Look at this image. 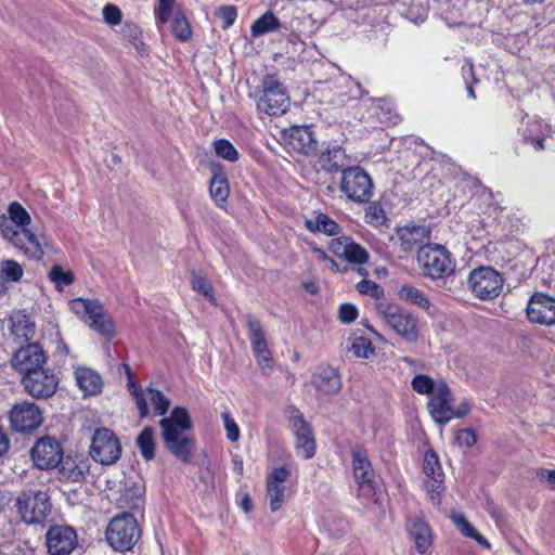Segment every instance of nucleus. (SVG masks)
<instances>
[{"mask_svg": "<svg viewBox=\"0 0 555 555\" xmlns=\"http://www.w3.org/2000/svg\"><path fill=\"white\" fill-rule=\"evenodd\" d=\"M15 507L23 522L39 525L47 519L52 505L47 491L27 489L17 495Z\"/></svg>", "mask_w": 555, "mask_h": 555, "instance_id": "obj_5", "label": "nucleus"}, {"mask_svg": "<svg viewBox=\"0 0 555 555\" xmlns=\"http://www.w3.org/2000/svg\"><path fill=\"white\" fill-rule=\"evenodd\" d=\"M338 317L343 323H351L358 317V309L351 304H343L339 307Z\"/></svg>", "mask_w": 555, "mask_h": 555, "instance_id": "obj_54", "label": "nucleus"}, {"mask_svg": "<svg viewBox=\"0 0 555 555\" xmlns=\"http://www.w3.org/2000/svg\"><path fill=\"white\" fill-rule=\"evenodd\" d=\"M192 288L209 299H214V292L211 284L202 275L192 274Z\"/></svg>", "mask_w": 555, "mask_h": 555, "instance_id": "obj_47", "label": "nucleus"}, {"mask_svg": "<svg viewBox=\"0 0 555 555\" xmlns=\"http://www.w3.org/2000/svg\"><path fill=\"white\" fill-rule=\"evenodd\" d=\"M352 472L357 483L358 498L365 502H378V483L366 452L362 449L351 451Z\"/></svg>", "mask_w": 555, "mask_h": 555, "instance_id": "obj_7", "label": "nucleus"}, {"mask_svg": "<svg viewBox=\"0 0 555 555\" xmlns=\"http://www.w3.org/2000/svg\"><path fill=\"white\" fill-rule=\"evenodd\" d=\"M535 479L550 490H555V469L540 467L534 472Z\"/></svg>", "mask_w": 555, "mask_h": 555, "instance_id": "obj_49", "label": "nucleus"}, {"mask_svg": "<svg viewBox=\"0 0 555 555\" xmlns=\"http://www.w3.org/2000/svg\"><path fill=\"white\" fill-rule=\"evenodd\" d=\"M103 18L112 26L118 25L121 22V12L116 5L106 4L103 8Z\"/></svg>", "mask_w": 555, "mask_h": 555, "instance_id": "obj_52", "label": "nucleus"}, {"mask_svg": "<svg viewBox=\"0 0 555 555\" xmlns=\"http://www.w3.org/2000/svg\"><path fill=\"white\" fill-rule=\"evenodd\" d=\"M34 464L40 469H52L59 466L63 450L60 443L49 437L40 438L30 451Z\"/></svg>", "mask_w": 555, "mask_h": 555, "instance_id": "obj_20", "label": "nucleus"}, {"mask_svg": "<svg viewBox=\"0 0 555 555\" xmlns=\"http://www.w3.org/2000/svg\"><path fill=\"white\" fill-rule=\"evenodd\" d=\"M414 391L420 395H427L428 398L436 391L437 382L425 374L415 375L411 382Z\"/></svg>", "mask_w": 555, "mask_h": 555, "instance_id": "obj_40", "label": "nucleus"}, {"mask_svg": "<svg viewBox=\"0 0 555 555\" xmlns=\"http://www.w3.org/2000/svg\"><path fill=\"white\" fill-rule=\"evenodd\" d=\"M454 398L451 389L443 380L437 382V388L428 398L427 409L433 420L440 426H446L452 420Z\"/></svg>", "mask_w": 555, "mask_h": 555, "instance_id": "obj_18", "label": "nucleus"}, {"mask_svg": "<svg viewBox=\"0 0 555 555\" xmlns=\"http://www.w3.org/2000/svg\"><path fill=\"white\" fill-rule=\"evenodd\" d=\"M59 478L66 482H80L85 479L89 470V464L86 460H78L72 456H62L59 464Z\"/></svg>", "mask_w": 555, "mask_h": 555, "instance_id": "obj_30", "label": "nucleus"}, {"mask_svg": "<svg viewBox=\"0 0 555 555\" xmlns=\"http://www.w3.org/2000/svg\"><path fill=\"white\" fill-rule=\"evenodd\" d=\"M139 539L137 519L132 514L114 517L106 528V540L117 551H129Z\"/></svg>", "mask_w": 555, "mask_h": 555, "instance_id": "obj_9", "label": "nucleus"}, {"mask_svg": "<svg viewBox=\"0 0 555 555\" xmlns=\"http://www.w3.org/2000/svg\"><path fill=\"white\" fill-rule=\"evenodd\" d=\"M218 15L223 22V28H228L235 22L237 12L233 5H222L218 10Z\"/></svg>", "mask_w": 555, "mask_h": 555, "instance_id": "obj_53", "label": "nucleus"}, {"mask_svg": "<svg viewBox=\"0 0 555 555\" xmlns=\"http://www.w3.org/2000/svg\"><path fill=\"white\" fill-rule=\"evenodd\" d=\"M302 287L309 293V294H317L319 292V285L315 281H304Z\"/></svg>", "mask_w": 555, "mask_h": 555, "instance_id": "obj_63", "label": "nucleus"}, {"mask_svg": "<svg viewBox=\"0 0 555 555\" xmlns=\"http://www.w3.org/2000/svg\"><path fill=\"white\" fill-rule=\"evenodd\" d=\"M49 276L57 289H62L74 281L73 273L70 271H64L60 266H53Z\"/></svg>", "mask_w": 555, "mask_h": 555, "instance_id": "obj_45", "label": "nucleus"}, {"mask_svg": "<svg viewBox=\"0 0 555 555\" xmlns=\"http://www.w3.org/2000/svg\"><path fill=\"white\" fill-rule=\"evenodd\" d=\"M121 34L125 39H127L133 47L137 48V38H138V26L134 23H125L121 28Z\"/></svg>", "mask_w": 555, "mask_h": 555, "instance_id": "obj_56", "label": "nucleus"}, {"mask_svg": "<svg viewBox=\"0 0 555 555\" xmlns=\"http://www.w3.org/2000/svg\"><path fill=\"white\" fill-rule=\"evenodd\" d=\"M423 469L425 475L430 478V480L426 482V487L430 492V499L435 504H439L440 488L443 482V474L441 472L438 456L434 451L426 452L424 456Z\"/></svg>", "mask_w": 555, "mask_h": 555, "instance_id": "obj_25", "label": "nucleus"}, {"mask_svg": "<svg viewBox=\"0 0 555 555\" xmlns=\"http://www.w3.org/2000/svg\"><path fill=\"white\" fill-rule=\"evenodd\" d=\"M306 228L310 232H322L330 236L338 235L341 232L340 225L325 214H319L314 220H307Z\"/></svg>", "mask_w": 555, "mask_h": 555, "instance_id": "obj_37", "label": "nucleus"}, {"mask_svg": "<svg viewBox=\"0 0 555 555\" xmlns=\"http://www.w3.org/2000/svg\"><path fill=\"white\" fill-rule=\"evenodd\" d=\"M357 291L362 295H369L376 299V302L379 300H387L384 297V289L375 282L363 279L356 285Z\"/></svg>", "mask_w": 555, "mask_h": 555, "instance_id": "obj_44", "label": "nucleus"}, {"mask_svg": "<svg viewBox=\"0 0 555 555\" xmlns=\"http://www.w3.org/2000/svg\"><path fill=\"white\" fill-rule=\"evenodd\" d=\"M0 234L15 248L22 250L29 259L39 260L44 254V237L29 229H18L10 216L0 215Z\"/></svg>", "mask_w": 555, "mask_h": 555, "instance_id": "obj_3", "label": "nucleus"}, {"mask_svg": "<svg viewBox=\"0 0 555 555\" xmlns=\"http://www.w3.org/2000/svg\"><path fill=\"white\" fill-rule=\"evenodd\" d=\"M472 539H474L483 548H490L489 541L483 535H481L477 530L474 537H472Z\"/></svg>", "mask_w": 555, "mask_h": 555, "instance_id": "obj_64", "label": "nucleus"}, {"mask_svg": "<svg viewBox=\"0 0 555 555\" xmlns=\"http://www.w3.org/2000/svg\"><path fill=\"white\" fill-rule=\"evenodd\" d=\"M44 544L49 555H70L78 545V535L70 526L53 525L46 532Z\"/></svg>", "mask_w": 555, "mask_h": 555, "instance_id": "obj_15", "label": "nucleus"}, {"mask_svg": "<svg viewBox=\"0 0 555 555\" xmlns=\"http://www.w3.org/2000/svg\"><path fill=\"white\" fill-rule=\"evenodd\" d=\"M170 406V400L158 389L147 387L145 392L141 390V418L153 414L163 416Z\"/></svg>", "mask_w": 555, "mask_h": 555, "instance_id": "obj_26", "label": "nucleus"}, {"mask_svg": "<svg viewBox=\"0 0 555 555\" xmlns=\"http://www.w3.org/2000/svg\"><path fill=\"white\" fill-rule=\"evenodd\" d=\"M400 246L404 251L417 250L425 246L429 240L430 231L425 225H404L397 231Z\"/></svg>", "mask_w": 555, "mask_h": 555, "instance_id": "obj_27", "label": "nucleus"}, {"mask_svg": "<svg viewBox=\"0 0 555 555\" xmlns=\"http://www.w3.org/2000/svg\"><path fill=\"white\" fill-rule=\"evenodd\" d=\"M285 147L291 153L311 155L317 151L318 142L306 126H296L283 132Z\"/></svg>", "mask_w": 555, "mask_h": 555, "instance_id": "obj_21", "label": "nucleus"}, {"mask_svg": "<svg viewBox=\"0 0 555 555\" xmlns=\"http://www.w3.org/2000/svg\"><path fill=\"white\" fill-rule=\"evenodd\" d=\"M255 357L262 372L268 374V371L272 367V358L270 351L268 350L267 352L256 354Z\"/></svg>", "mask_w": 555, "mask_h": 555, "instance_id": "obj_58", "label": "nucleus"}, {"mask_svg": "<svg viewBox=\"0 0 555 555\" xmlns=\"http://www.w3.org/2000/svg\"><path fill=\"white\" fill-rule=\"evenodd\" d=\"M11 428L17 433L29 434L35 431L43 422L39 406L29 401H23L12 406L9 412Z\"/></svg>", "mask_w": 555, "mask_h": 555, "instance_id": "obj_14", "label": "nucleus"}, {"mask_svg": "<svg viewBox=\"0 0 555 555\" xmlns=\"http://www.w3.org/2000/svg\"><path fill=\"white\" fill-rule=\"evenodd\" d=\"M140 448H141V455L146 461H151L154 459L155 441L153 439V429L151 427H145L143 430H141Z\"/></svg>", "mask_w": 555, "mask_h": 555, "instance_id": "obj_41", "label": "nucleus"}, {"mask_svg": "<svg viewBox=\"0 0 555 555\" xmlns=\"http://www.w3.org/2000/svg\"><path fill=\"white\" fill-rule=\"evenodd\" d=\"M452 521L457 528V530L467 538L474 537L476 533V529L469 524V521L465 518V516L455 514L452 516Z\"/></svg>", "mask_w": 555, "mask_h": 555, "instance_id": "obj_50", "label": "nucleus"}, {"mask_svg": "<svg viewBox=\"0 0 555 555\" xmlns=\"http://www.w3.org/2000/svg\"><path fill=\"white\" fill-rule=\"evenodd\" d=\"M0 273L5 280L17 282L23 276V268L14 260H2L0 262Z\"/></svg>", "mask_w": 555, "mask_h": 555, "instance_id": "obj_43", "label": "nucleus"}, {"mask_svg": "<svg viewBox=\"0 0 555 555\" xmlns=\"http://www.w3.org/2000/svg\"><path fill=\"white\" fill-rule=\"evenodd\" d=\"M122 370L125 371V374L127 376V386L132 395L137 405L139 406V388L135 386L134 383V374L131 372V369L128 364H122Z\"/></svg>", "mask_w": 555, "mask_h": 555, "instance_id": "obj_55", "label": "nucleus"}, {"mask_svg": "<svg viewBox=\"0 0 555 555\" xmlns=\"http://www.w3.org/2000/svg\"><path fill=\"white\" fill-rule=\"evenodd\" d=\"M214 150L219 157L228 162H236L240 156L233 144L225 139L216 140L214 142Z\"/></svg>", "mask_w": 555, "mask_h": 555, "instance_id": "obj_42", "label": "nucleus"}, {"mask_svg": "<svg viewBox=\"0 0 555 555\" xmlns=\"http://www.w3.org/2000/svg\"><path fill=\"white\" fill-rule=\"evenodd\" d=\"M247 326H248V335L251 343L254 354H260L267 352L268 345L264 338V332L259 319L255 318L251 314H247Z\"/></svg>", "mask_w": 555, "mask_h": 555, "instance_id": "obj_35", "label": "nucleus"}, {"mask_svg": "<svg viewBox=\"0 0 555 555\" xmlns=\"http://www.w3.org/2000/svg\"><path fill=\"white\" fill-rule=\"evenodd\" d=\"M526 143L531 144L535 151L544 150V138L540 135L524 134Z\"/></svg>", "mask_w": 555, "mask_h": 555, "instance_id": "obj_59", "label": "nucleus"}, {"mask_svg": "<svg viewBox=\"0 0 555 555\" xmlns=\"http://www.w3.org/2000/svg\"><path fill=\"white\" fill-rule=\"evenodd\" d=\"M291 473L286 466L275 467L267 477V494L271 512L280 509L284 502L285 486Z\"/></svg>", "mask_w": 555, "mask_h": 555, "instance_id": "obj_24", "label": "nucleus"}, {"mask_svg": "<svg viewBox=\"0 0 555 555\" xmlns=\"http://www.w3.org/2000/svg\"><path fill=\"white\" fill-rule=\"evenodd\" d=\"M417 263L425 278L437 280L454 271L451 253L440 244H426L417 250Z\"/></svg>", "mask_w": 555, "mask_h": 555, "instance_id": "obj_4", "label": "nucleus"}, {"mask_svg": "<svg viewBox=\"0 0 555 555\" xmlns=\"http://www.w3.org/2000/svg\"><path fill=\"white\" fill-rule=\"evenodd\" d=\"M470 411V405L468 402H462L456 409H452V420L453 418H463Z\"/></svg>", "mask_w": 555, "mask_h": 555, "instance_id": "obj_61", "label": "nucleus"}, {"mask_svg": "<svg viewBox=\"0 0 555 555\" xmlns=\"http://www.w3.org/2000/svg\"><path fill=\"white\" fill-rule=\"evenodd\" d=\"M527 315L533 323L555 324V298L545 294L533 295L527 307Z\"/></svg>", "mask_w": 555, "mask_h": 555, "instance_id": "obj_23", "label": "nucleus"}, {"mask_svg": "<svg viewBox=\"0 0 555 555\" xmlns=\"http://www.w3.org/2000/svg\"><path fill=\"white\" fill-rule=\"evenodd\" d=\"M370 218V222L372 223H382L385 219L384 211L380 207L373 206L370 208V212L366 215Z\"/></svg>", "mask_w": 555, "mask_h": 555, "instance_id": "obj_60", "label": "nucleus"}, {"mask_svg": "<svg viewBox=\"0 0 555 555\" xmlns=\"http://www.w3.org/2000/svg\"><path fill=\"white\" fill-rule=\"evenodd\" d=\"M68 306L73 313L83 320L96 333L105 337H112L115 334V326L111 317L98 300L75 298L68 302Z\"/></svg>", "mask_w": 555, "mask_h": 555, "instance_id": "obj_6", "label": "nucleus"}, {"mask_svg": "<svg viewBox=\"0 0 555 555\" xmlns=\"http://www.w3.org/2000/svg\"><path fill=\"white\" fill-rule=\"evenodd\" d=\"M261 88L257 108L270 116L285 113L289 104V98L284 86L274 77L269 76L262 80Z\"/></svg>", "mask_w": 555, "mask_h": 555, "instance_id": "obj_12", "label": "nucleus"}, {"mask_svg": "<svg viewBox=\"0 0 555 555\" xmlns=\"http://www.w3.org/2000/svg\"><path fill=\"white\" fill-rule=\"evenodd\" d=\"M406 529L410 538L414 541L415 548L418 553L424 554L433 544V534L429 526L423 518H409Z\"/></svg>", "mask_w": 555, "mask_h": 555, "instance_id": "obj_29", "label": "nucleus"}, {"mask_svg": "<svg viewBox=\"0 0 555 555\" xmlns=\"http://www.w3.org/2000/svg\"><path fill=\"white\" fill-rule=\"evenodd\" d=\"M291 421L296 437L295 449L297 454L305 460L311 459L315 454V440L311 426L304 418L302 413L296 409H291Z\"/></svg>", "mask_w": 555, "mask_h": 555, "instance_id": "obj_19", "label": "nucleus"}, {"mask_svg": "<svg viewBox=\"0 0 555 555\" xmlns=\"http://www.w3.org/2000/svg\"><path fill=\"white\" fill-rule=\"evenodd\" d=\"M375 307L378 315L399 336L409 343L418 339L417 318L412 312L389 300H379L375 304Z\"/></svg>", "mask_w": 555, "mask_h": 555, "instance_id": "obj_2", "label": "nucleus"}, {"mask_svg": "<svg viewBox=\"0 0 555 555\" xmlns=\"http://www.w3.org/2000/svg\"><path fill=\"white\" fill-rule=\"evenodd\" d=\"M157 24L170 22V29L175 38L185 42L192 37V28L180 4L176 0H158L155 9Z\"/></svg>", "mask_w": 555, "mask_h": 555, "instance_id": "obj_11", "label": "nucleus"}, {"mask_svg": "<svg viewBox=\"0 0 555 555\" xmlns=\"http://www.w3.org/2000/svg\"><path fill=\"white\" fill-rule=\"evenodd\" d=\"M328 247L335 256L346 260L348 263L362 266L369 261L366 249L349 236L341 235L333 238Z\"/></svg>", "mask_w": 555, "mask_h": 555, "instance_id": "obj_22", "label": "nucleus"}, {"mask_svg": "<svg viewBox=\"0 0 555 555\" xmlns=\"http://www.w3.org/2000/svg\"><path fill=\"white\" fill-rule=\"evenodd\" d=\"M398 297L401 301L424 310L428 314L431 313L433 304L425 292L412 284H402L398 289Z\"/></svg>", "mask_w": 555, "mask_h": 555, "instance_id": "obj_31", "label": "nucleus"}, {"mask_svg": "<svg viewBox=\"0 0 555 555\" xmlns=\"http://www.w3.org/2000/svg\"><path fill=\"white\" fill-rule=\"evenodd\" d=\"M10 448V440L5 434V431L0 428V456L7 453Z\"/></svg>", "mask_w": 555, "mask_h": 555, "instance_id": "obj_62", "label": "nucleus"}, {"mask_svg": "<svg viewBox=\"0 0 555 555\" xmlns=\"http://www.w3.org/2000/svg\"><path fill=\"white\" fill-rule=\"evenodd\" d=\"M159 425L167 450L182 463H191L195 439L188 433L192 428L188 410L182 406H176L169 417L160 420Z\"/></svg>", "mask_w": 555, "mask_h": 555, "instance_id": "obj_1", "label": "nucleus"}, {"mask_svg": "<svg viewBox=\"0 0 555 555\" xmlns=\"http://www.w3.org/2000/svg\"><path fill=\"white\" fill-rule=\"evenodd\" d=\"M211 198L218 206H222L229 197V185L225 173L221 170L215 171L209 184Z\"/></svg>", "mask_w": 555, "mask_h": 555, "instance_id": "obj_36", "label": "nucleus"}, {"mask_svg": "<svg viewBox=\"0 0 555 555\" xmlns=\"http://www.w3.org/2000/svg\"><path fill=\"white\" fill-rule=\"evenodd\" d=\"M313 253L317 255V257L319 259L325 261L327 263V267L332 271H334V272H339V271L347 272V270H348L347 268H345L344 270H340L338 262L336 260H334L333 258H331L323 249L314 248Z\"/></svg>", "mask_w": 555, "mask_h": 555, "instance_id": "obj_57", "label": "nucleus"}, {"mask_svg": "<svg viewBox=\"0 0 555 555\" xmlns=\"http://www.w3.org/2000/svg\"><path fill=\"white\" fill-rule=\"evenodd\" d=\"M221 418L227 430V438L232 442L237 441L240 438V428L234 418L231 417V415L228 412H222Z\"/></svg>", "mask_w": 555, "mask_h": 555, "instance_id": "obj_48", "label": "nucleus"}, {"mask_svg": "<svg viewBox=\"0 0 555 555\" xmlns=\"http://www.w3.org/2000/svg\"><path fill=\"white\" fill-rule=\"evenodd\" d=\"M339 188L348 199L358 204L369 203L374 195L373 180L361 166L344 169Z\"/></svg>", "mask_w": 555, "mask_h": 555, "instance_id": "obj_8", "label": "nucleus"}, {"mask_svg": "<svg viewBox=\"0 0 555 555\" xmlns=\"http://www.w3.org/2000/svg\"><path fill=\"white\" fill-rule=\"evenodd\" d=\"M455 441L460 446L470 448L477 442V436L472 428H465L456 433Z\"/></svg>", "mask_w": 555, "mask_h": 555, "instance_id": "obj_51", "label": "nucleus"}, {"mask_svg": "<svg viewBox=\"0 0 555 555\" xmlns=\"http://www.w3.org/2000/svg\"><path fill=\"white\" fill-rule=\"evenodd\" d=\"M10 333L16 341H29L35 335V324L22 313L15 312L10 318Z\"/></svg>", "mask_w": 555, "mask_h": 555, "instance_id": "obj_33", "label": "nucleus"}, {"mask_svg": "<svg viewBox=\"0 0 555 555\" xmlns=\"http://www.w3.org/2000/svg\"><path fill=\"white\" fill-rule=\"evenodd\" d=\"M8 214L11 221L18 227V229H27L31 221L28 211L17 202H12L8 207Z\"/></svg>", "mask_w": 555, "mask_h": 555, "instance_id": "obj_39", "label": "nucleus"}, {"mask_svg": "<svg viewBox=\"0 0 555 555\" xmlns=\"http://www.w3.org/2000/svg\"><path fill=\"white\" fill-rule=\"evenodd\" d=\"M47 356L42 347L37 344H27L14 352L11 364L13 369L23 376L33 374V372L44 369Z\"/></svg>", "mask_w": 555, "mask_h": 555, "instance_id": "obj_16", "label": "nucleus"}, {"mask_svg": "<svg viewBox=\"0 0 555 555\" xmlns=\"http://www.w3.org/2000/svg\"><path fill=\"white\" fill-rule=\"evenodd\" d=\"M280 27V21L269 11L253 23L250 31L253 37H259L267 33L278 30Z\"/></svg>", "mask_w": 555, "mask_h": 555, "instance_id": "obj_38", "label": "nucleus"}, {"mask_svg": "<svg viewBox=\"0 0 555 555\" xmlns=\"http://www.w3.org/2000/svg\"><path fill=\"white\" fill-rule=\"evenodd\" d=\"M351 351L358 358L367 359L374 352V349L369 339L357 337L351 345Z\"/></svg>", "mask_w": 555, "mask_h": 555, "instance_id": "obj_46", "label": "nucleus"}, {"mask_svg": "<svg viewBox=\"0 0 555 555\" xmlns=\"http://www.w3.org/2000/svg\"><path fill=\"white\" fill-rule=\"evenodd\" d=\"M121 447L117 437L107 428L94 431L90 446V455L102 465L114 464L120 456Z\"/></svg>", "mask_w": 555, "mask_h": 555, "instance_id": "obj_13", "label": "nucleus"}, {"mask_svg": "<svg viewBox=\"0 0 555 555\" xmlns=\"http://www.w3.org/2000/svg\"><path fill=\"white\" fill-rule=\"evenodd\" d=\"M320 167L326 172L334 173L346 169L347 155L345 150L338 145L327 147L318 158Z\"/></svg>", "mask_w": 555, "mask_h": 555, "instance_id": "obj_32", "label": "nucleus"}, {"mask_svg": "<svg viewBox=\"0 0 555 555\" xmlns=\"http://www.w3.org/2000/svg\"><path fill=\"white\" fill-rule=\"evenodd\" d=\"M312 385L324 395L337 393L341 388V379L336 369L320 366L312 376Z\"/></svg>", "mask_w": 555, "mask_h": 555, "instance_id": "obj_28", "label": "nucleus"}, {"mask_svg": "<svg viewBox=\"0 0 555 555\" xmlns=\"http://www.w3.org/2000/svg\"><path fill=\"white\" fill-rule=\"evenodd\" d=\"M75 378L77 385L86 395L94 396L102 389L101 376L90 369L78 367L75 371Z\"/></svg>", "mask_w": 555, "mask_h": 555, "instance_id": "obj_34", "label": "nucleus"}, {"mask_svg": "<svg viewBox=\"0 0 555 555\" xmlns=\"http://www.w3.org/2000/svg\"><path fill=\"white\" fill-rule=\"evenodd\" d=\"M21 383L24 390L33 398L47 399L53 396L59 386L57 375L48 367L23 376Z\"/></svg>", "mask_w": 555, "mask_h": 555, "instance_id": "obj_17", "label": "nucleus"}, {"mask_svg": "<svg viewBox=\"0 0 555 555\" xmlns=\"http://www.w3.org/2000/svg\"><path fill=\"white\" fill-rule=\"evenodd\" d=\"M472 293L481 300H491L500 296L503 291L504 279L492 267H478L468 275Z\"/></svg>", "mask_w": 555, "mask_h": 555, "instance_id": "obj_10", "label": "nucleus"}]
</instances>
